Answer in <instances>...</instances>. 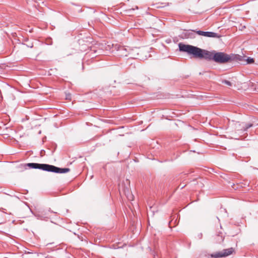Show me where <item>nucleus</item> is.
<instances>
[{
  "instance_id": "obj_3",
  "label": "nucleus",
  "mask_w": 258,
  "mask_h": 258,
  "mask_svg": "<svg viewBox=\"0 0 258 258\" xmlns=\"http://www.w3.org/2000/svg\"><path fill=\"white\" fill-rule=\"evenodd\" d=\"M115 47L117 48V54L120 56H126L129 54L134 57L139 55L138 49L136 48L127 49L123 46H117V45H115Z\"/></svg>"
},
{
  "instance_id": "obj_7",
  "label": "nucleus",
  "mask_w": 258,
  "mask_h": 258,
  "mask_svg": "<svg viewBox=\"0 0 258 258\" xmlns=\"http://www.w3.org/2000/svg\"><path fill=\"white\" fill-rule=\"evenodd\" d=\"M247 63L250 64L254 63V59L250 57H248L246 59Z\"/></svg>"
},
{
  "instance_id": "obj_11",
  "label": "nucleus",
  "mask_w": 258,
  "mask_h": 258,
  "mask_svg": "<svg viewBox=\"0 0 258 258\" xmlns=\"http://www.w3.org/2000/svg\"><path fill=\"white\" fill-rule=\"evenodd\" d=\"M66 99H71V95L70 94L67 95V97H66Z\"/></svg>"
},
{
  "instance_id": "obj_5",
  "label": "nucleus",
  "mask_w": 258,
  "mask_h": 258,
  "mask_svg": "<svg viewBox=\"0 0 258 258\" xmlns=\"http://www.w3.org/2000/svg\"><path fill=\"white\" fill-rule=\"evenodd\" d=\"M232 248H229L223 250L222 251L216 252L211 255L212 257L217 258L224 257L231 254L232 253Z\"/></svg>"
},
{
  "instance_id": "obj_10",
  "label": "nucleus",
  "mask_w": 258,
  "mask_h": 258,
  "mask_svg": "<svg viewBox=\"0 0 258 258\" xmlns=\"http://www.w3.org/2000/svg\"><path fill=\"white\" fill-rule=\"evenodd\" d=\"M133 195H130V196H127V198H128V199L129 200H133Z\"/></svg>"
},
{
  "instance_id": "obj_6",
  "label": "nucleus",
  "mask_w": 258,
  "mask_h": 258,
  "mask_svg": "<svg viewBox=\"0 0 258 258\" xmlns=\"http://www.w3.org/2000/svg\"><path fill=\"white\" fill-rule=\"evenodd\" d=\"M196 33L201 36L208 37H218V35L217 33L212 32H204L202 31H197Z\"/></svg>"
},
{
  "instance_id": "obj_9",
  "label": "nucleus",
  "mask_w": 258,
  "mask_h": 258,
  "mask_svg": "<svg viewBox=\"0 0 258 258\" xmlns=\"http://www.w3.org/2000/svg\"><path fill=\"white\" fill-rule=\"evenodd\" d=\"M252 124L251 123H249L248 124H247L245 126V128L244 129L245 130L248 129V128L250 127L251 126H252Z\"/></svg>"
},
{
  "instance_id": "obj_2",
  "label": "nucleus",
  "mask_w": 258,
  "mask_h": 258,
  "mask_svg": "<svg viewBox=\"0 0 258 258\" xmlns=\"http://www.w3.org/2000/svg\"><path fill=\"white\" fill-rule=\"evenodd\" d=\"M27 166L31 168L40 169L44 171L52 172L58 173H64L70 171V169L68 168H60L54 166L53 165L46 164H39L35 163H28Z\"/></svg>"
},
{
  "instance_id": "obj_8",
  "label": "nucleus",
  "mask_w": 258,
  "mask_h": 258,
  "mask_svg": "<svg viewBox=\"0 0 258 258\" xmlns=\"http://www.w3.org/2000/svg\"><path fill=\"white\" fill-rule=\"evenodd\" d=\"M222 82L223 83H224L225 84L227 85H228V86H231V82L228 81L224 80Z\"/></svg>"
},
{
  "instance_id": "obj_1",
  "label": "nucleus",
  "mask_w": 258,
  "mask_h": 258,
  "mask_svg": "<svg viewBox=\"0 0 258 258\" xmlns=\"http://www.w3.org/2000/svg\"><path fill=\"white\" fill-rule=\"evenodd\" d=\"M179 50L192 54L195 57L205 58L208 60L213 59L214 52H210L190 45L182 43L178 44Z\"/></svg>"
},
{
  "instance_id": "obj_4",
  "label": "nucleus",
  "mask_w": 258,
  "mask_h": 258,
  "mask_svg": "<svg viewBox=\"0 0 258 258\" xmlns=\"http://www.w3.org/2000/svg\"><path fill=\"white\" fill-rule=\"evenodd\" d=\"M230 57L228 55L223 52H215L213 60L217 62L224 63L229 61Z\"/></svg>"
}]
</instances>
